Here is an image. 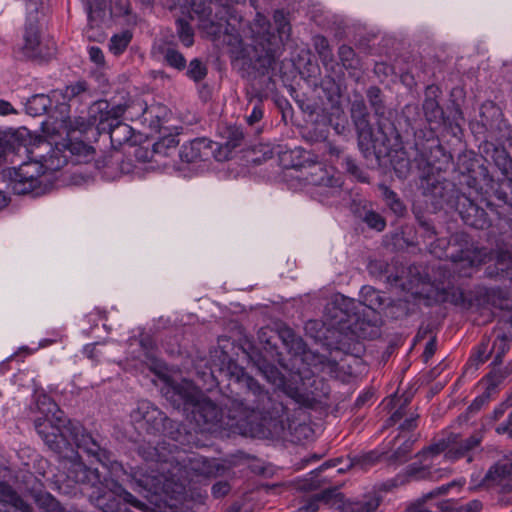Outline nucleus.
Instances as JSON below:
<instances>
[{"instance_id": "1", "label": "nucleus", "mask_w": 512, "mask_h": 512, "mask_svg": "<svg viewBox=\"0 0 512 512\" xmlns=\"http://www.w3.org/2000/svg\"><path fill=\"white\" fill-rule=\"evenodd\" d=\"M239 384L246 388V396L242 399L226 398L219 406L198 389L190 380L180 381L166 378L162 393L171 405L185 416H224L228 412H251L260 409L268 399V392L251 376L242 375Z\"/></svg>"}, {"instance_id": "2", "label": "nucleus", "mask_w": 512, "mask_h": 512, "mask_svg": "<svg viewBox=\"0 0 512 512\" xmlns=\"http://www.w3.org/2000/svg\"><path fill=\"white\" fill-rule=\"evenodd\" d=\"M207 426L211 433L222 436L240 435L259 439H287L301 444L314 436L311 421L306 418H189ZM311 420V418H307Z\"/></svg>"}, {"instance_id": "3", "label": "nucleus", "mask_w": 512, "mask_h": 512, "mask_svg": "<svg viewBox=\"0 0 512 512\" xmlns=\"http://www.w3.org/2000/svg\"><path fill=\"white\" fill-rule=\"evenodd\" d=\"M98 512H129L127 504L140 507L141 502L120 483L126 475L123 465L113 458V454L98 444Z\"/></svg>"}, {"instance_id": "4", "label": "nucleus", "mask_w": 512, "mask_h": 512, "mask_svg": "<svg viewBox=\"0 0 512 512\" xmlns=\"http://www.w3.org/2000/svg\"><path fill=\"white\" fill-rule=\"evenodd\" d=\"M428 251L438 259H449L455 270L469 276L470 269L486 262L489 253L486 248L474 245L465 233H455L451 240L437 238L428 243Z\"/></svg>"}, {"instance_id": "5", "label": "nucleus", "mask_w": 512, "mask_h": 512, "mask_svg": "<svg viewBox=\"0 0 512 512\" xmlns=\"http://www.w3.org/2000/svg\"><path fill=\"white\" fill-rule=\"evenodd\" d=\"M367 107L363 100H355L351 105V117L358 134V145L363 152L377 155L387 154L392 148V140L397 138L394 125L388 120H379L373 129L368 120Z\"/></svg>"}, {"instance_id": "6", "label": "nucleus", "mask_w": 512, "mask_h": 512, "mask_svg": "<svg viewBox=\"0 0 512 512\" xmlns=\"http://www.w3.org/2000/svg\"><path fill=\"white\" fill-rule=\"evenodd\" d=\"M281 162L286 168H309L311 171L306 177L307 181L320 188V194L337 197L341 193L342 181L318 161V157L302 147L286 150L281 154Z\"/></svg>"}, {"instance_id": "7", "label": "nucleus", "mask_w": 512, "mask_h": 512, "mask_svg": "<svg viewBox=\"0 0 512 512\" xmlns=\"http://www.w3.org/2000/svg\"><path fill=\"white\" fill-rule=\"evenodd\" d=\"M106 100L98 99V136L109 140L112 148H119L131 141L133 130L131 126L121 121L127 107L115 105L107 110Z\"/></svg>"}, {"instance_id": "8", "label": "nucleus", "mask_w": 512, "mask_h": 512, "mask_svg": "<svg viewBox=\"0 0 512 512\" xmlns=\"http://www.w3.org/2000/svg\"><path fill=\"white\" fill-rule=\"evenodd\" d=\"M8 176L10 188L17 195L40 196L45 194L51 185V179L44 176L41 167L30 157L19 167L9 169Z\"/></svg>"}, {"instance_id": "9", "label": "nucleus", "mask_w": 512, "mask_h": 512, "mask_svg": "<svg viewBox=\"0 0 512 512\" xmlns=\"http://www.w3.org/2000/svg\"><path fill=\"white\" fill-rule=\"evenodd\" d=\"M66 144L56 142L50 135L47 140H39L29 150V157L41 167V172L46 178L51 179L54 172L61 170L68 164L69 155L66 152Z\"/></svg>"}, {"instance_id": "10", "label": "nucleus", "mask_w": 512, "mask_h": 512, "mask_svg": "<svg viewBox=\"0 0 512 512\" xmlns=\"http://www.w3.org/2000/svg\"><path fill=\"white\" fill-rule=\"evenodd\" d=\"M129 477L132 489L156 506H159L164 497L169 496L172 491L168 479L154 470L149 472L147 469L138 467Z\"/></svg>"}, {"instance_id": "11", "label": "nucleus", "mask_w": 512, "mask_h": 512, "mask_svg": "<svg viewBox=\"0 0 512 512\" xmlns=\"http://www.w3.org/2000/svg\"><path fill=\"white\" fill-rule=\"evenodd\" d=\"M22 57L34 60H48L54 55V50L46 46L41 39L38 12L36 9L28 13L23 41L18 47Z\"/></svg>"}, {"instance_id": "12", "label": "nucleus", "mask_w": 512, "mask_h": 512, "mask_svg": "<svg viewBox=\"0 0 512 512\" xmlns=\"http://www.w3.org/2000/svg\"><path fill=\"white\" fill-rule=\"evenodd\" d=\"M145 422L146 431L154 436H164L183 443L188 433L184 424L174 418H136L135 424Z\"/></svg>"}, {"instance_id": "13", "label": "nucleus", "mask_w": 512, "mask_h": 512, "mask_svg": "<svg viewBox=\"0 0 512 512\" xmlns=\"http://www.w3.org/2000/svg\"><path fill=\"white\" fill-rule=\"evenodd\" d=\"M131 168L130 161H125L123 152L117 148L103 152L98 158V172H101L106 180H114L122 174L129 173Z\"/></svg>"}, {"instance_id": "14", "label": "nucleus", "mask_w": 512, "mask_h": 512, "mask_svg": "<svg viewBox=\"0 0 512 512\" xmlns=\"http://www.w3.org/2000/svg\"><path fill=\"white\" fill-rule=\"evenodd\" d=\"M219 145L208 138H195L187 144H184L180 150L179 156L183 162L192 163L198 160H207L210 156L217 154Z\"/></svg>"}, {"instance_id": "15", "label": "nucleus", "mask_w": 512, "mask_h": 512, "mask_svg": "<svg viewBox=\"0 0 512 512\" xmlns=\"http://www.w3.org/2000/svg\"><path fill=\"white\" fill-rule=\"evenodd\" d=\"M442 92L436 85H429L425 89V98L422 104L425 118L430 125L440 127L445 122L444 111L438 99Z\"/></svg>"}, {"instance_id": "16", "label": "nucleus", "mask_w": 512, "mask_h": 512, "mask_svg": "<svg viewBox=\"0 0 512 512\" xmlns=\"http://www.w3.org/2000/svg\"><path fill=\"white\" fill-rule=\"evenodd\" d=\"M459 213L464 223L476 229H485L489 226L488 215L484 209L467 197L459 200Z\"/></svg>"}, {"instance_id": "17", "label": "nucleus", "mask_w": 512, "mask_h": 512, "mask_svg": "<svg viewBox=\"0 0 512 512\" xmlns=\"http://www.w3.org/2000/svg\"><path fill=\"white\" fill-rule=\"evenodd\" d=\"M504 376L500 373H490L481 382L480 385L484 388L481 395L477 396L468 407L470 413H478L482 407L486 406L493 396L498 393V387L501 384Z\"/></svg>"}, {"instance_id": "18", "label": "nucleus", "mask_w": 512, "mask_h": 512, "mask_svg": "<svg viewBox=\"0 0 512 512\" xmlns=\"http://www.w3.org/2000/svg\"><path fill=\"white\" fill-rule=\"evenodd\" d=\"M127 109H137L141 111L140 119L143 124L155 132H158L161 127L163 118L166 116V107L161 104H152L147 106L143 101L133 102Z\"/></svg>"}, {"instance_id": "19", "label": "nucleus", "mask_w": 512, "mask_h": 512, "mask_svg": "<svg viewBox=\"0 0 512 512\" xmlns=\"http://www.w3.org/2000/svg\"><path fill=\"white\" fill-rule=\"evenodd\" d=\"M438 299L442 302L451 303L461 309H471L476 306V297L469 291L465 292L459 287L448 285L438 289Z\"/></svg>"}, {"instance_id": "20", "label": "nucleus", "mask_w": 512, "mask_h": 512, "mask_svg": "<svg viewBox=\"0 0 512 512\" xmlns=\"http://www.w3.org/2000/svg\"><path fill=\"white\" fill-rule=\"evenodd\" d=\"M485 273L489 278L509 281L512 284V252L500 251L494 262L486 267Z\"/></svg>"}, {"instance_id": "21", "label": "nucleus", "mask_w": 512, "mask_h": 512, "mask_svg": "<svg viewBox=\"0 0 512 512\" xmlns=\"http://www.w3.org/2000/svg\"><path fill=\"white\" fill-rule=\"evenodd\" d=\"M0 512H31V508L10 485L0 483Z\"/></svg>"}, {"instance_id": "22", "label": "nucleus", "mask_w": 512, "mask_h": 512, "mask_svg": "<svg viewBox=\"0 0 512 512\" xmlns=\"http://www.w3.org/2000/svg\"><path fill=\"white\" fill-rule=\"evenodd\" d=\"M225 141L223 143H218L217 154L215 155V159L218 161L228 159L230 152L239 147L243 141L244 134L239 127L229 126L224 131Z\"/></svg>"}, {"instance_id": "23", "label": "nucleus", "mask_w": 512, "mask_h": 512, "mask_svg": "<svg viewBox=\"0 0 512 512\" xmlns=\"http://www.w3.org/2000/svg\"><path fill=\"white\" fill-rule=\"evenodd\" d=\"M273 20L276 25L278 37L275 35H269L267 52L274 54L276 52V46L283 44L290 36L291 25L285 13L281 10H276L273 14Z\"/></svg>"}, {"instance_id": "24", "label": "nucleus", "mask_w": 512, "mask_h": 512, "mask_svg": "<svg viewBox=\"0 0 512 512\" xmlns=\"http://www.w3.org/2000/svg\"><path fill=\"white\" fill-rule=\"evenodd\" d=\"M60 411L58 404L44 391H35L30 413H39L43 416H55Z\"/></svg>"}, {"instance_id": "25", "label": "nucleus", "mask_w": 512, "mask_h": 512, "mask_svg": "<svg viewBox=\"0 0 512 512\" xmlns=\"http://www.w3.org/2000/svg\"><path fill=\"white\" fill-rule=\"evenodd\" d=\"M66 146V152L69 155V159L74 157L78 163L88 162L94 158V147L86 144L82 140H71L64 139Z\"/></svg>"}, {"instance_id": "26", "label": "nucleus", "mask_w": 512, "mask_h": 512, "mask_svg": "<svg viewBox=\"0 0 512 512\" xmlns=\"http://www.w3.org/2000/svg\"><path fill=\"white\" fill-rule=\"evenodd\" d=\"M341 462L342 457H337L325 461L319 467L310 472L312 477L310 479H305L300 485V489L304 491H313L318 489L320 487L321 481L318 480L317 477L326 469L336 467Z\"/></svg>"}, {"instance_id": "27", "label": "nucleus", "mask_w": 512, "mask_h": 512, "mask_svg": "<svg viewBox=\"0 0 512 512\" xmlns=\"http://www.w3.org/2000/svg\"><path fill=\"white\" fill-rule=\"evenodd\" d=\"M512 474V460L503 458L489 467L484 475V482L500 481Z\"/></svg>"}, {"instance_id": "28", "label": "nucleus", "mask_w": 512, "mask_h": 512, "mask_svg": "<svg viewBox=\"0 0 512 512\" xmlns=\"http://www.w3.org/2000/svg\"><path fill=\"white\" fill-rule=\"evenodd\" d=\"M415 440L411 439V437L407 438L396 450L389 453H386V462L389 465H400L409 459V455L412 451V447Z\"/></svg>"}, {"instance_id": "29", "label": "nucleus", "mask_w": 512, "mask_h": 512, "mask_svg": "<svg viewBox=\"0 0 512 512\" xmlns=\"http://www.w3.org/2000/svg\"><path fill=\"white\" fill-rule=\"evenodd\" d=\"M494 163L505 177L512 193V158L504 150L496 149L493 155Z\"/></svg>"}, {"instance_id": "30", "label": "nucleus", "mask_w": 512, "mask_h": 512, "mask_svg": "<svg viewBox=\"0 0 512 512\" xmlns=\"http://www.w3.org/2000/svg\"><path fill=\"white\" fill-rule=\"evenodd\" d=\"M459 434L449 433L447 438H442L436 443H433L427 447H424L420 452L417 453V457H426L428 454L433 456L439 455L442 452H446L452 443H457Z\"/></svg>"}, {"instance_id": "31", "label": "nucleus", "mask_w": 512, "mask_h": 512, "mask_svg": "<svg viewBox=\"0 0 512 512\" xmlns=\"http://www.w3.org/2000/svg\"><path fill=\"white\" fill-rule=\"evenodd\" d=\"M50 105L51 100L49 96L44 94H36L27 100L25 104V111L27 114L36 117L44 114Z\"/></svg>"}, {"instance_id": "32", "label": "nucleus", "mask_w": 512, "mask_h": 512, "mask_svg": "<svg viewBox=\"0 0 512 512\" xmlns=\"http://www.w3.org/2000/svg\"><path fill=\"white\" fill-rule=\"evenodd\" d=\"M179 144L178 139L174 135H169L159 139L152 146L156 158L158 157H169L177 149Z\"/></svg>"}, {"instance_id": "33", "label": "nucleus", "mask_w": 512, "mask_h": 512, "mask_svg": "<svg viewBox=\"0 0 512 512\" xmlns=\"http://www.w3.org/2000/svg\"><path fill=\"white\" fill-rule=\"evenodd\" d=\"M381 460L386 461V453H379L378 451L372 450L363 455L352 458L350 466H359L361 469L367 470Z\"/></svg>"}, {"instance_id": "34", "label": "nucleus", "mask_w": 512, "mask_h": 512, "mask_svg": "<svg viewBox=\"0 0 512 512\" xmlns=\"http://www.w3.org/2000/svg\"><path fill=\"white\" fill-rule=\"evenodd\" d=\"M350 360H352L355 363L358 362L357 358L350 356V355H346L339 362H337L335 360H327L326 362L322 363L323 371H326L327 373H329L331 375V377L339 378L340 371L344 370L345 367L347 366V368L349 369L348 373L352 374L353 372L351 371Z\"/></svg>"}, {"instance_id": "35", "label": "nucleus", "mask_w": 512, "mask_h": 512, "mask_svg": "<svg viewBox=\"0 0 512 512\" xmlns=\"http://www.w3.org/2000/svg\"><path fill=\"white\" fill-rule=\"evenodd\" d=\"M493 486H499L500 489H499V493H500V498H499V502L506 505L504 502H503V498H508L510 496H512V474H510L509 476L503 478L502 480L500 481H488V482H484V477L482 478V480L480 481V483L474 487V489H477V488H490V487H493Z\"/></svg>"}, {"instance_id": "36", "label": "nucleus", "mask_w": 512, "mask_h": 512, "mask_svg": "<svg viewBox=\"0 0 512 512\" xmlns=\"http://www.w3.org/2000/svg\"><path fill=\"white\" fill-rule=\"evenodd\" d=\"M34 500L38 507L46 512H70L66 511L50 493H36L34 495Z\"/></svg>"}, {"instance_id": "37", "label": "nucleus", "mask_w": 512, "mask_h": 512, "mask_svg": "<svg viewBox=\"0 0 512 512\" xmlns=\"http://www.w3.org/2000/svg\"><path fill=\"white\" fill-rule=\"evenodd\" d=\"M95 118L93 116H77L74 119L68 117L67 119H63L62 123L67 131H79L84 133L91 129L94 124Z\"/></svg>"}, {"instance_id": "38", "label": "nucleus", "mask_w": 512, "mask_h": 512, "mask_svg": "<svg viewBox=\"0 0 512 512\" xmlns=\"http://www.w3.org/2000/svg\"><path fill=\"white\" fill-rule=\"evenodd\" d=\"M133 34L130 30H124L111 37L109 50L116 56L121 55L131 42Z\"/></svg>"}, {"instance_id": "39", "label": "nucleus", "mask_w": 512, "mask_h": 512, "mask_svg": "<svg viewBox=\"0 0 512 512\" xmlns=\"http://www.w3.org/2000/svg\"><path fill=\"white\" fill-rule=\"evenodd\" d=\"M86 94V85L84 82H77L76 84L66 86L63 90L53 91L52 96L56 99L59 96L62 97V100L72 101L74 98L78 96H82Z\"/></svg>"}, {"instance_id": "40", "label": "nucleus", "mask_w": 512, "mask_h": 512, "mask_svg": "<svg viewBox=\"0 0 512 512\" xmlns=\"http://www.w3.org/2000/svg\"><path fill=\"white\" fill-rule=\"evenodd\" d=\"M208 68L202 60L194 58L190 61L186 75L194 82H200L207 76Z\"/></svg>"}, {"instance_id": "41", "label": "nucleus", "mask_w": 512, "mask_h": 512, "mask_svg": "<svg viewBox=\"0 0 512 512\" xmlns=\"http://www.w3.org/2000/svg\"><path fill=\"white\" fill-rule=\"evenodd\" d=\"M339 59L346 69H358L359 59L352 47L341 45L338 50Z\"/></svg>"}, {"instance_id": "42", "label": "nucleus", "mask_w": 512, "mask_h": 512, "mask_svg": "<svg viewBox=\"0 0 512 512\" xmlns=\"http://www.w3.org/2000/svg\"><path fill=\"white\" fill-rule=\"evenodd\" d=\"M343 498L344 494L340 492L337 487H330L317 493V499H320L323 504L335 508H337Z\"/></svg>"}, {"instance_id": "43", "label": "nucleus", "mask_w": 512, "mask_h": 512, "mask_svg": "<svg viewBox=\"0 0 512 512\" xmlns=\"http://www.w3.org/2000/svg\"><path fill=\"white\" fill-rule=\"evenodd\" d=\"M164 60L168 66L182 71L186 67V59L184 55L174 48H167L164 52Z\"/></svg>"}, {"instance_id": "44", "label": "nucleus", "mask_w": 512, "mask_h": 512, "mask_svg": "<svg viewBox=\"0 0 512 512\" xmlns=\"http://www.w3.org/2000/svg\"><path fill=\"white\" fill-rule=\"evenodd\" d=\"M367 98L371 108L374 110L375 114L382 115L384 114L385 106L382 99V93L379 87L371 86L367 90Z\"/></svg>"}, {"instance_id": "45", "label": "nucleus", "mask_w": 512, "mask_h": 512, "mask_svg": "<svg viewBox=\"0 0 512 512\" xmlns=\"http://www.w3.org/2000/svg\"><path fill=\"white\" fill-rule=\"evenodd\" d=\"M176 28L178 37L183 45L186 47L192 46L194 43V31L190 24L183 19H178L176 21Z\"/></svg>"}, {"instance_id": "46", "label": "nucleus", "mask_w": 512, "mask_h": 512, "mask_svg": "<svg viewBox=\"0 0 512 512\" xmlns=\"http://www.w3.org/2000/svg\"><path fill=\"white\" fill-rule=\"evenodd\" d=\"M382 496L378 494H374L372 496L367 497L365 500H356L354 501V507L356 512H374L378 509V507L382 503Z\"/></svg>"}, {"instance_id": "47", "label": "nucleus", "mask_w": 512, "mask_h": 512, "mask_svg": "<svg viewBox=\"0 0 512 512\" xmlns=\"http://www.w3.org/2000/svg\"><path fill=\"white\" fill-rule=\"evenodd\" d=\"M380 189H381L382 195H383L385 201L387 202V204L389 205V207L395 213H398V214L403 213V211L405 210V207H404L403 203L400 201V199L398 198L397 194L393 190H391L389 187H387L386 185H380Z\"/></svg>"}, {"instance_id": "48", "label": "nucleus", "mask_w": 512, "mask_h": 512, "mask_svg": "<svg viewBox=\"0 0 512 512\" xmlns=\"http://www.w3.org/2000/svg\"><path fill=\"white\" fill-rule=\"evenodd\" d=\"M410 399L409 397L404 396H394L391 399L388 400L386 407H390V410L388 413L391 414V416H405L406 411L405 407L409 403Z\"/></svg>"}, {"instance_id": "49", "label": "nucleus", "mask_w": 512, "mask_h": 512, "mask_svg": "<svg viewBox=\"0 0 512 512\" xmlns=\"http://www.w3.org/2000/svg\"><path fill=\"white\" fill-rule=\"evenodd\" d=\"M491 301L494 306L509 313L505 320L512 326V299L507 296H503L500 291L498 293L493 291Z\"/></svg>"}, {"instance_id": "50", "label": "nucleus", "mask_w": 512, "mask_h": 512, "mask_svg": "<svg viewBox=\"0 0 512 512\" xmlns=\"http://www.w3.org/2000/svg\"><path fill=\"white\" fill-rule=\"evenodd\" d=\"M509 346L507 342V337L502 335H497L490 352L494 354V364H500L502 361L503 355L508 351Z\"/></svg>"}, {"instance_id": "51", "label": "nucleus", "mask_w": 512, "mask_h": 512, "mask_svg": "<svg viewBox=\"0 0 512 512\" xmlns=\"http://www.w3.org/2000/svg\"><path fill=\"white\" fill-rule=\"evenodd\" d=\"M490 354H492L489 350V346L487 343L482 342L477 347L476 352L470 357L469 362L471 365H474L475 368H478L479 365L485 363Z\"/></svg>"}, {"instance_id": "52", "label": "nucleus", "mask_w": 512, "mask_h": 512, "mask_svg": "<svg viewBox=\"0 0 512 512\" xmlns=\"http://www.w3.org/2000/svg\"><path fill=\"white\" fill-rule=\"evenodd\" d=\"M363 221L372 229L377 231L384 230L386 226L385 219L375 211H367L363 217Z\"/></svg>"}, {"instance_id": "53", "label": "nucleus", "mask_w": 512, "mask_h": 512, "mask_svg": "<svg viewBox=\"0 0 512 512\" xmlns=\"http://www.w3.org/2000/svg\"><path fill=\"white\" fill-rule=\"evenodd\" d=\"M481 436L474 433L469 437L463 439L459 434V438L457 439V443H452V445H458L466 454L473 450L475 447L479 446L481 443Z\"/></svg>"}, {"instance_id": "54", "label": "nucleus", "mask_w": 512, "mask_h": 512, "mask_svg": "<svg viewBox=\"0 0 512 512\" xmlns=\"http://www.w3.org/2000/svg\"><path fill=\"white\" fill-rule=\"evenodd\" d=\"M450 491L449 485L444 484L439 487H436L435 489L431 490L430 492L422 495L420 498L416 499L418 503L421 504V507H427V503L438 497V496H444Z\"/></svg>"}, {"instance_id": "55", "label": "nucleus", "mask_w": 512, "mask_h": 512, "mask_svg": "<svg viewBox=\"0 0 512 512\" xmlns=\"http://www.w3.org/2000/svg\"><path fill=\"white\" fill-rule=\"evenodd\" d=\"M315 46L317 49V52L320 56V58L326 62V61H332L333 54L330 49L329 43L325 37H319L317 38L315 42Z\"/></svg>"}, {"instance_id": "56", "label": "nucleus", "mask_w": 512, "mask_h": 512, "mask_svg": "<svg viewBox=\"0 0 512 512\" xmlns=\"http://www.w3.org/2000/svg\"><path fill=\"white\" fill-rule=\"evenodd\" d=\"M407 475L417 479L430 478L431 472L427 466H419L417 463H412L407 466Z\"/></svg>"}, {"instance_id": "57", "label": "nucleus", "mask_w": 512, "mask_h": 512, "mask_svg": "<svg viewBox=\"0 0 512 512\" xmlns=\"http://www.w3.org/2000/svg\"><path fill=\"white\" fill-rule=\"evenodd\" d=\"M373 398L374 391L372 389H367L360 393L354 403V408L356 409L355 412L366 405H371L373 403Z\"/></svg>"}, {"instance_id": "58", "label": "nucleus", "mask_w": 512, "mask_h": 512, "mask_svg": "<svg viewBox=\"0 0 512 512\" xmlns=\"http://www.w3.org/2000/svg\"><path fill=\"white\" fill-rule=\"evenodd\" d=\"M134 155L138 161L141 162H151L155 161L157 162L158 159L156 158L153 149H148L146 147H136L134 151Z\"/></svg>"}, {"instance_id": "59", "label": "nucleus", "mask_w": 512, "mask_h": 512, "mask_svg": "<svg viewBox=\"0 0 512 512\" xmlns=\"http://www.w3.org/2000/svg\"><path fill=\"white\" fill-rule=\"evenodd\" d=\"M265 375L268 381L272 382L278 388L285 389L284 377L280 374L277 368L270 367L269 370L265 371Z\"/></svg>"}, {"instance_id": "60", "label": "nucleus", "mask_w": 512, "mask_h": 512, "mask_svg": "<svg viewBox=\"0 0 512 512\" xmlns=\"http://www.w3.org/2000/svg\"><path fill=\"white\" fill-rule=\"evenodd\" d=\"M231 486L227 481H218L213 484L211 493L214 498H222L229 494Z\"/></svg>"}, {"instance_id": "61", "label": "nucleus", "mask_w": 512, "mask_h": 512, "mask_svg": "<svg viewBox=\"0 0 512 512\" xmlns=\"http://www.w3.org/2000/svg\"><path fill=\"white\" fill-rule=\"evenodd\" d=\"M459 502L455 499H446L435 504L433 512H457Z\"/></svg>"}, {"instance_id": "62", "label": "nucleus", "mask_w": 512, "mask_h": 512, "mask_svg": "<svg viewBox=\"0 0 512 512\" xmlns=\"http://www.w3.org/2000/svg\"><path fill=\"white\" fill-rule=\"evenodd\" d=\"M483 503L479 499H473L466 504H458L457 512H480Z\"/></svg>"}, {"instance_id": "63", "label": "nucleus", "mask_w": 512, "mask_h": 512, "mask_svg": "<svg viewBox=\"0 0 512 512\" xmlns=\"http://www.w3.org/2000/svg\"><path fill=\"white\" fill-rule=\"evenodd\" d=\"M505 413L512 417V393L494 409V416H502Z\"/></svg>"}, {"instance_id": "64", "label": "nucleus", "mask_w": 512, "mask_h": 512, "mask_svg": "<svg viewBox=\"0 0 512 512\" xmlns=\"http://www.w3.org/2000/svg\"><path fill=\"white\" fill-rule=\"evenodd\" d=\"M157 412V408L147 400L140 401L137 408L138 416H154Z\"/></svg>"}]
</instances>
